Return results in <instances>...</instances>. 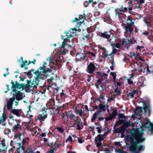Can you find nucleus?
<instances>
[{"mask_svg":"<svg viewBox=\"0 0 153 153\" xmlns=\"http://www.w3.org/2000/svg\"><path fill=\"white\" fill-rule=\"evenodd\" d=\"M143 134L136 131L129 137V149L133 153H139L144 150L145 146L140 144L145 140V138L143 137Z\"/></svg>","mask_w":153,"mask_h":153,"instance_id":"1","label":"nucleus"},{"mask_svg":"<svg viewBox=\"0 0 153 153\" xmlns=\"http://www.w3.org/2000/svg\"><path fill=\"white\" fill-rule=\"evenodd\" d=\"M53 69V68L49 65H48L46 62H43L42 66L38 68L37 70L33 72V73L36 76L35 79L39 82V79H43V77H41V76L43 75V74L46 77L50 76L51 75H53V73L52 72Z\"/></svg>","mask_w":153,"mask_h":153,"instance_id":"2","label":"nucleus"},{"mask_svg":"<svg viewBox=\"0 0 153 153\" xmlns=\"http://www.w3.org/2000/svg\"><path fill=\"white\" fill-rule=\"evenodd\" d=\"M23 93L20 91H16L13 92V97L7 98L6 99L7 102L6 105L7 107V109H10L12 108L13 102L15 99H17L18 100H22L23 99Z\"/></svg>","mask_w":153,"mask_h":153,"instance_id":"3","label":"nucleus"},{"mask_svg":"<svg viewBox=\"0 0 153 153\" xmlns=\"http://www.w3.org/2000/svg\"><path fill=\"white\" fill-rule=\"evenodd\" d=\"M136 19L135 18H132L130 16H128L127 17L126 19V24H124V29L125 31L124 32L125 34H127L128 33L131 34L133 32L134 27L135 26L134 21Z\"/></svg>","mask_w":153,"mask_h":153,"instance_id":"4","label":"nucleus"},{"mask_svg":"<svg viewBox=\"0 0 153 153\" xmlns=\"http://www.w3.org/2000/svg\"><path fill=\"white\" fill-rule=\"evenodd\" d=\"M19 139L18 140L19 147L17 149V153H20V151H24L25 149V147L24 146L25 144H28V142L30 140L29 137L24 138V134L20 133L18 135Z\"/></svg>","mask_w":153,"mask_h":153,"instance_id":"5","label":"nucleus"},{"mask_svg":"<svg viewBox=\"0 0 153 153\" xmlns=\"http://www.w3.org/2000/svg\"><path fill=\"white\" fill-rule=\"evenodd\" d=\"M72 33V31L69 30L68 31L65 32V33L66 35V36H62V39H64V41L62 42V44L60 46V48L61 50L60 53L63 54H65L66 53V49H65V45H68L67 43L68 41V39L70 37L72 36L71 33Z\"/></svg>","mask_w":153,"mask_h":153,"instance_id":"6","label":"nucleus"},{"mask_svg":"<svg viewBox=\"0 0 153 153\" xmlns=\"http://www.w3.org/2000/svg\"><path fill=\"white\" fill-rule=\"evenodd\" d=\"M124 120H119L118 122H117L115 125H118V123H119V125H121L123 123V124L120 126L119 128L116 129V131H115L117 133H124L125 131L126 130V128L128 127L131 126V124L129 122H126L124 123Z\"/></svg>","mask_w":153,"mask_h":153,"instance_id":"7","label":"nucleus"},{"mask_svg":"<svg viewBox=\"0 0 153 153\" xmlns=\"http://www.w3.org/2000/svg\"><path fill=\"white\" fill-rule=\"evenodd\" d=\"M100 66L97 64L93 62H90L88 65L87 72L90 74H92L96 70H98Z\"/></svg>","mask_w":153,"mask_h":153,"instance_id":"8","label":"nucleus"},{"mask_svg":"<svg viewBox=\"0 0 153 153\" xmlns=\"http://www.w3.org/2000/svg\"><path fill=\"white\" fill-rule=\"evenodd\" d=\"M140 123L142 126L144 128L149 129L152 132H153V123H151L148 118H145L144 121H141Z\"/></svg>","mask_w":153,"mask_h":153,"instance_id":"9","label":"nucleus"},{"mask_svg":"<svg viewBox=\"0 0 153 153\" xmlns=\"http://www.w3.org/2000/svg\"><path fill=\"white\" fill-rule=\"evenodd\" d=\"M54 108V107L46 108L45 112L43 113L42 114H39L38 115L36 120H39L41 122L43 121L47 117V114H46V112L48 111L50 109H53ZM45 109V108H44L42 110L45 111V110H44Z\"/></svg>","mask_w":153,"mask_h":153,"instance_id":"10","label":"nucleus"},{"mask_svg":"<svg viewBox=\"0 0 153 153\" xmlns=\"http://www.w3.org/2000/svg\"><path fill=\"white\" fill-rule=\"evenodd\" d=\"M104 138L102 137L101 134H98L94 140V143L96 145L97 148H99L102 145V143L101 142L104 140Z\"/></svg>","mask_w":153,"mask_h":153,"instance_id":"11","label":"nucleus"},{"mask_svg":"<svg viewBox=\"0 0 153 153\" xmlns=\"http://www.w3.org/2000/svg\"><path fill=\"white\" fill-rule=\"evenodd\" d=\"M11 83H12V86L11 87V89H12V92H15L16 91H18L16 89L17 88L18 89H20L21 88H22V83L20 84L18 83L17 81L15 82V84L13 81L11 80Z\"/></svg>","mask_w":153,"mask_h":153,"instance_id":"12","label":"nucleus"},{"mask_svg":"<svg viewBox=\"0 0 153 153\" xmlns=\"http://www.w3.org/2000/svg\"><path fill=\"white\" fill-rule=\"evenodd\" d=\"M11 119L13 118V120L15 121L16 124H15L13 127L12 128V130L13 131H16L18 130L19 129L21 128V126L20 124V120H19L15 119L14 120L13 118V117L11 116L10 117Z\"/></svg>","mask_w":153,"mask_h":153,"instance_id":"13","label":"nucleus"},{"mask_svg":"<svg viewBox=\"0 0 153 153\" xmlns=\"http://www.w3.org/2000/svg\"><path fill=\"white\" fill-rule=\"evenodd\" d=\"M91 33V32L88 28H87L86 30H83L82 32V39H83L84 40L85 39H89L90 34Z\"/></svg>","mask_w":153,"mask_h":153,"instance_id":"14","label":"nucleus"},{"mask_svg":"<svg viewBox=\"0 0 153 153\" xmlns=\"http://www.w3.org/2000/svg\"><path fill=\"white\" fill-rule=\"evenodd\" d=\"M96 53L97 50L94 49L93 50V52L91 51L87 52L86 54L91 60H93L95 59Z\"/></svg>","mask_w":153,"mask_h":153,"instance_id":"15","label":"nucleus"},{"mask_svg":"<svg viewBox=\"0 0 153 153\" xmlns=\"http://www.w3.org/2000/svg\"><path fill=\"white\" fill-rule=\"evenodd\" d=\"M127 11V8L126 7H125L124 10H120L118 8L115 9L114 11L116 17H117L119 18H120V15L122 14L121 12L125 13Z\"/></svg>","mask_w":153,"mask_h":153,"instance_id":"16","label":"nucleus"},{"mask_svg":"<svg viewBox=\"0 0 153 153\" xmlns=\"http://www.w3.org/2000/svg\"><path fill=\"white\" fill-rule=\"evenodd\" d=\"M74 124H76L77 128V129L78 130H81L83 128V123L81 121V120H75L74 121Z\"/></svg>","mask_w":153,"mask_h":153,"instance_id":"17","label":"nucleus"},{"mask_svg":"<svg viewBox=\"0 0 153 153\" xmlns=\"http://www.w3.org/2000/svg\"><path fill=\"white\" fill-rule=\"evenodd\" d=\"M111 33L110 31H107L103 33H101L100 34V36L108 40L111 37Z\"/></svg>","mask_w":153,"mask_h":153,"instance_id":"18","label":"nucleus"},{"mask_svg":"<svg viewBox=\"0 0 153 153\" xmlns=\"http://www.w3.org/2000/svg\"><path fill=\"white\" fill-rule=\"evenodd\" d=\"M86 15L84 13L83 15H80L79 17V19L80 20V22L78 23V24H76V27H80L81 25L84 22V20L86 18Z\"/></svg>","mask_w":153,"mask_h":153,"instance_id":"19","label":"nucleus"},{"mask_svg":"<svg viewBox=\"0 0 153 153\" xmlns=\"http://www.w3.org/2000/svg\"><path fill=\"white\" fill-rule=\"evenodd\" d=\"M85 53H78L76 54V59L78 61H82L85 59Z\"/></svg>","mask_w":153,"mask_h":153,"instance_id":"20","label":"nucleus"},{"mask_svg":"<svg viewBox=\"0 0 153 153\" xmlns=\"http://www.w3.org/2000/svg\"><path fill=\"white\" fill-rule=\"evenodd\" d=\"M6 110H10V112L12 113L13 114L16 115L17 116L20 117V114L19 113V109H13V106H12V107L10 109H7V108L5 109Z\"/></svg>","mask_w":153,"mask_h":153,"instance_id":"21","label":"nucleus"},{"mask_svg":"<svg viewBox=\"0 0 153 153\" xmlns=\"http://www.w3.org/2000/svg\"><path fill=\"white\" fill-rule=\"evenodd\" d=\"M77 118V117L73 113L72 111H70L67 112V119L70 120Z\"/></svg>","mask_w":153,"mask_h":153,"instance_id":"22","label":"nucleus"},{"mask_svg":"<svg viewBox=\"0 0 153 153\" xmlns=\"http://www.w3.org/2000/svg\"><path fill=\"white\" fill-rule=\"evenodd\" d=\"M105 106L103 105L102 104H99V108L100 110L98 111H100V113L101 114L102 112H104L106 111V109H105Z\"/></svg>","mask_w":153,"mask_h":153,"instance_id":"23","label":"nucleus"},{"mask_svg":"<svg viewBox=\"0 0 153 153\" xmlns=\"http://www.w3.org/2000/svg\"><path fill=\"white\" fill-rule=\"evenodd\" d=\"M100 111H97L94 114L93 117L91 120V122H94L95 120L98 115H99V116H100L101 114L100 113Z\"/></svg>","mask_w":153,"mask_h":153,"instance_id":"24","label":"nucleus"},{"mask_svg":"<svg viewBox=\"0 0 153 153\" xmlns=\"http://www.w3.org/2000/svg\"><path fill=\"white\" fill-rule=\"evenodd\" d=\"M101 49L103 51V52H102L103 58L104 59L106 58L109 54L108 53V51L104 47L102 48Z\"/></svg>","mask_w":153,"mask_h":153,"instance_id":"25","label":"nucleus"},{"mask_svg":"<svg viewBox=\"0 0 153 153\" xmlns=\"http://www.w3.org/2000/svg\"><path fill=\"white\" fill-rule=\"evenodd\" d=\"M116 37L114 36H112L111 39H109L108 40H109V42H110V45L112 46L116 42Z\"/></svg>","mask_w":153,"mask_h":153,"instance_id":"26","label":"nucleus"},{"mask_svg":"<svg viewBox=\"0 0 153 153\" xmlns=\"http://www.w3.org/2000/svg\"><path fill=\"white\" fill-rule=\"evenodd\" d=\"M39 82L36 80L35 78L31 82V88H37V85L38 84Z\"/></svg>","mask_w":153,"mask_h":153,"instance_id":"27","label":"nucleus"},{"mask_svg":"<svg viewBox=\"0 0 153 153\" xmlns=\"http://www.w3.org/2000/svg\"><path fill=\"white\" fill-rule=\"evenodd\" d=\"M22 89H25L26 92H27V91L31 88V86L30 85L25 84V83H22Z\"/></svg>","mask_w":153,"mask_h":153,"instance_id":"28","label":"nucleus"},{"mask_svg":"<svg viewBox=\"0 0 153 153\" xmlns=\"http://www.w3.org/2000/svg\"><path fill=\"white\" fill-rule=\"evenodd\" d=\"M144 86V81L142 79H139L138 81L137 84V87H140Z\"/></svg>","mask_w":153,"mask_h":153,"instance_id":"29","label":"nucleus"},{"mask_svg":"<svg viewBox=\"0 0 153 153\" xmlns=\"http://www.w3.org/2000/svg\"><path fill=\"white\" fill-rule=\"evenodd\" d=\"M126 40H126L124 38L123 39L122 42V46H124L125 47L128 46V44H129V41L128 39H126Z\"/></svg>","mask_w":153,"mask_h":153,"instance_id":"30","label":"nucleus"},{"mask_svg":"<svg viewBox=\"0 0 153 153\" xmlns=\"http://www.w3.org/2000/svg\"><path fill=\"white\" fill-rule=\"evenodd\" d=\"M99 0H89L88 1H86L84 2V4L85 3L88 4L92 2L94 4H96L99 2Z\"/></svg>","mask_w":153,"mask_h":153,"instance_id":"31","label":"nucleus"},{"mask_svg":"<svg viewBox=\"0 0 153 153\" xmlns=\"http://www.w3.org/2000/svg\"><path fill=\"white\" fill-rule=\"evenodd\" d=\"M47 61H48L49 63H51L53 65H55L56 64L54 62V59L52 58V56L51 55L48 57L47 59Z\"/></svg>","mask_w":153,"mask_h":153,"instance_id":"32","label":"nucleus"},{"mask_svg":"<svg viewBox=\"0 0 153 153\" xmlns=\"http://www.w3.org/2000/svg\"><path fill=\"white\" fill-rule=\"evenodd\" d=\"M75 111L77 115H79L81 117H84V115L82 113V110L81 109L80 110L75 109Z\"/></svg>","mask_w":153,"mask_h":153,"instance_id":"33","label":"nucleus"},{"mask_svg":"<svg viewBox=\"0 0 153 153\" xmlns=\"http://www.w3.org/2000/svg\"><path fill=\"white\" fill-rule=\"evenodd\" d=\"M7 119L6 116L4 114L0 117V124L4 123Z\"/></svg>","mask_w":153,"mask_h":153,"instance_id":"34","label":"nucleus"},{"mask_svg":"<svg viewBox=\"0 0 153 153\" xmlns=\"http://www.w3.org/2000/svg\"><path fill=\"white\" fill-rule=\"evenodd\" d=\"M146 71L148 72H153V65H151L149 67L148 65H147V68Z\"/></svg>","mask_w":153,"mask_h":153,"instance_id":"35","label":"nucleus"},{"mask_svg":"<svg viewBox=\"0 0 153 153\" xmlns=\"http://www.w3.org/2000/svg\"><path fill=\"white\" fill-rule=\"evenodd\" d=\"M137 91L134 90L133 91H132L131 92L128 94V96L130 97L131 98H132L134 97V94H137Z\"/></svg>","mask_w":153,"mask_h":153,"instance_id":"36","label":"nucleus"},{"mask_svg":"<svg viewBox=\"0 0 153 153\" xmlns=\"http://www.w3.org/2000/svg\"><path fill=\"white\" fill-rule=\"evenodd\" d=\"M117 115V111L116 110H114L112 113L110 115V116L113 119L116 118V116Z\"/></svg>","mask_w":153,"mask_h":153,"instance_id":"37","label":"nucleus"},{"mask_svg":"<svg viewBox=\"0 0 153 153\" xmlns=\"http://www.w3.org/2000/svg\"><path fill=\"white\" fill-rule=\"evenodd\" d=\"M34 69H31L28 72H25L24 73L26 74L29 77H32L33 75L31 73L32 72H34Z\"/></svg>","mask_w":153,"mask_h":153,"instance_id":"38","label":"nucleus"},{"mask_svg":"<svg viewBox=\"0 0 153 153\" xmlns=\"http://www.w3.org/2000/svg\"><path fill=\"white\" fill-rule=\"evenodd\" d=\"M96 76L97 78H99V79H103V75L100 72L97 71L96 72Z\"/></svg>","mask_w":153,"mask_h":153,"instance_id":"39","label":"nucleus"},{"mask_svg":"<svg viewBox=\"0 0 153 153\" xmlns=\"http://www.w3.org/2000/svg\"><path fill=\"white\" fill-rule=\"evenodd\" d=\"M128 40L129 41V45H130L136 43V40H135L133 37L131 38L130 39H128Z\"/></svg>","mask_w":153,"mask_h":153,"instance_id":"40","label":"nucleus"},{"mask_svg":"<svg viewBox=\"0 0 153 153\" xmlns=\"http://www.w3.org/2000/svg\"><path fill=\"white\" fill-rule=\"evenodd\" d=\"M143 21L145 22L146 24V25L148 27H151L152 26V24L151 22L148 21L146 19L145 17H144L143 19Z\"/></svg>","mask_w":153,"mask_h":153,"instance_id":"41","label":"nucleus"},{"mask_svg":"<svg viewBox=\"0 0 153 153\" xmlns=\"http://www.w3.org/2000/svg\"><path fill=\"white\" fill-rule=\"evenodd\" d=\"M57 130L60 133H63L65 131L63 126L61 127H57L56 128Z\"/></svg>","mask_w":153,"mask_h":153,"instance_id":"42","label":"nucleus"},{"mask_svg":"<svg viewBox=\"0 0 153 153\" xmlns=\"http://www.w3.org/2000/svg\"><path fill=\"white\" fill-rule=\"evenodd\" d=\"M2 145L3 149L2 150L0 148V152H1V151H7V147H6L5 143H2Z\"/></svg>","mask_w":153,"mask_h":153,"instance_id":"43","label":"nucleus"},{"mask_svg":"<svg viewBox=\"0 0 153 153\" xmlns=\"http://www.w3.org/2000/svg\"><path fill=\"white\" fill-rule=\"evenodd\" d=\"M143 110V109L142 107L140 106L137 107L134 111V112L135 113H137L136 111L139 112H142Z\"/></svg>","mask_w":153,"mask_h":153,"instance_id":"44","label":"nucleus"},{"mask_svg":"<svg viewBox=\"0 0 153 153\" xmlns=\"http://www.w3.org/2000/svg\"><path fill=\"white\" fill-rule=\"evenodd\" d=\"M128 4H131L130 6L128 7L127 8V9H128L129 10L131 11L132 9V7L133 6V4H132V0H131L128 3Z\"/></svg>","mask_w":153,"mask_h":153,"instance_id":"45","label":"nucleus"},{"mask_svg":"<svg viewBox=\"0 0 153 153\" xmlns=\"http://www.w3.org/2000/svg\"><path fill=\"white\" fill-rule=\"evenodd\" d=\"M56 141L54 143L52 142L51 143H47V144L48 145V146L50 147V148H53V147L56 146Z\"/></svg>","mask_w":153,"mask_h":153,"instance_id":"46","label":"nucleus"},{"mask_svg":"<svg viewBox=\"0 0 153 153\" xmlns=\"http://www.w3.org/2000/svg\"><path fill=\"white\" fill-rule=\"evenodd\" d=\"M112 46H113L115 47L119 48L122 46V44H120L119 43H116V42Z\"/></svg>","mask_w":153,"mask_h":153,"instance_id":"47","label":"nucleus"},{"mask_svg":"<svg viewBox=\"0 0 153 153\" xmlns=\"http://www.w3.org/2000/svg\"><path fill=\"white\" fill-rule=\"evenodd\" d=\"M84 139L82 137H78V142L80 143H82L84 141Z\"/></svg>","mask_w":153,"mask_h":153,"instance_id":"48","label":"nucleus"},{"mask_svg":"<svg viewBox=\"0 0 153 153\" xmlns=\"http://www.w3.org/2000/svg\"><path fill=\"white\" fill-rule=\"evenodd\" d=\"M56 115L55 114H53L52 116V118L51 119V120L52 122H55L56 121Z\"/></svg>","mask_w":153,"mask_h":153,"instance_id":"49","label":"nucleus"},{"mask_svg":"<svg viewBox=\"0 0 153 153\" xmlns=\"http://www.w3.org/2000/svg\"><path fill=\"white\" fill-rule=\"evenodd\" d=\"M114 90V92L117 93L116 95H119L120 93V91H118V87L117 86Z\"/></svg>","mask_w":153,"mask_h":153,"instance_id":"50","label":"nucleus"},{"mask_svg":"<svg viewBox=\"0 0 153 153\" xmlns=\"http://www.w3.org/2000/svg\"><path fill=\"white\" fill-rule=\"evenodd\" d=\"M80 20L79 19V18H78L76 17H75L74 19L72 21V22H76L77 23L76 24H78V23H79V22H80Z\"/></svg>","mask_w":153,"mask_h":153,"instance_id":"51","label":"nucleus"},{"mask_svg":"<svg viewBox=\"0 0 153 153\" xmlns=\"http://www.w3.org/2000/svg\"><path fill=\"white\" fill-rule=\"evenodd\" d=\"M102 127L101 126H100L97 127L96 128V129L97 130V132L99 134H100L102 131Z\"/></svg>","mask_w":153,"mask_h":153,"instance_id":"52","label":"nucleus"},{"mask_svg":"<svg viewBox=\"0 0 153 153\" xmlns=\"http://www.w3.org/2000/svg\"><path fill=\"white\" fill-rule=\"evenodd\" d=\"M69 141L71 143H72L73 142L72 138L71 136H69L68 138L66 140V142H67L68 141Z\"/></svg>","mask_w":153,"mask_h":153,"instance_id":"53","label":"nucleus"},{"mask_svg":"<svg viewBox=\"0 0 153 153\" xmlns=\"http://www.w3.org/2000/svg\"><path fill=\"white\" fill-rule=\"evenodd\" d=\"M123 118H126V117L125 116H123V115L122 114L120 113L118 114V118L119 119L121 118L123 119Z\"/></svg>","mask_w":153,"mask_h":153,"instance_id":"54","label":"nucleus"},{"mask_svg":"<svg viewBox=\"0 0 153 153\" xmlns=\"http://www.w3.org/2000/svg\"><path fill=\"white\" fill-rule=\"evenodd\" d=\"M112 54V53H111L108 55V59H109L110 58H111V59H114V55Z\"/></svg>","mask_w":153,"mask_h":153,"instance_id":"55","label":"nucleus"},{"mask_svg":"<svg viewBox=\"0 0 153 153\" xmlns=\"http://www.w3.org/2000/svg\"><path fill=\"white\" fill-rule=\"evenodd\" d=\"M144 48V47L143 46H140L139 45H138L136 49L137 50H139V51H140L141 50V49Z\"/></svg>","mask_w":153,"mask_h":153,"instance_id":"56","label":"nucleus"},{"mask_svg":"<svg viewBox=\"0 0 153 153\" xmlns=\"http://www.w3.org/2000/svg\"><path fill=\"white\" fill-rule=\"evenodd\" d=\"M56 149L54 148L53 149H50L49 151V153H54V151H56Z\"/></svg>","mask_w":153,"mask_h":153,"instance_id":"57","label":"nucleus"},{"mask_svg":"<svg viewBox=\"0 0 153 153\" xmlns=\"http://www.w3.org/2000/svg\"><path fill=\"white\" fill-rule=\"evenodd\" d=\"M54 77L53 76H51L50 78L48 79H47V80L48 82H52L54 80Z\"/></svg>","mask_w":153,"mask_h":153,"instance_id":"58","label":"nucleus"},{"mask_svg":"<svg viewBox=\"0 0 153 153\" xmlns=\"http://www.w3.org/2000/svg\"><path fill=\"white\" fill-rule=\"evenodd\" d=\"M20 100H17V99H15V100L14 101V105L16 106H17L19 104V101Z\"/></svg>","mask_w":153,"mask_h":153,"instance_id":"59","label":"nucleus"},{"mask_svg":"<svg viewBox=\"0 0 153 153\" xmlns=\"http://www.w3.org/2000/svg\"><path fill=\"white\" fill-rule=\"evenodd\" d=\"M65 116H66L67 117V112L66 111L65 112H64L63 113H62L61 115L62 118V119H63Z\"/></svg>","mask_w":153,"mask_h":153,"instance_id":"60","label":"nucleus"},{"mask_svg":"<svg viewBox=\"0 0 153 153\" xmlns=\"http://www.w3.org/2000/svg\"><path fill=\"white\" fill-rule=\"evenodd\" d=\"M142 35H144L146 36H149V33L148 32H147V31H145L144 32L142 33Z\"/></svg>","mask_w":153,"mask_h":153,"instance_id":"61","label":"nucleus"},{"mask_svg":"<svg viewBox=\"0 0 153 153\" xmlns=\"http://www.w3.org/2000/svg\"><path fill=\"white\" fill-rule=\"evenodd\" d=\"M105 121H106L111 120L113 119L110 116L109 117H105Z\"/></svg>","mask_w":153,"mask_h":153,"instance_id":"62","label":"nucleus"},{"mask_svg":"<svg viewBox=\"0 0 153 153\" xmlns=\"http://www.w3.org/2000/svg\"><path fill=\"white\" fill-rule=\"evenodd\" d=\"M118 51V50L114 48H113L112 49V52H111L113 54H115L117 53V51Z\"/></svg>","mask_w":153,"mask_h":153,"instance_id":"63","label":"nucleus"},{"mask_svg":"<svg viewBox=\"0 0 153 153\" xmlns=\"http://www.w3.org/2000/svg\"><path fill=\"white\" fill-rule=\"evenodd\" d=\"M93 76L91 75H88L87 76L88 78L87 79V81L88 82H89L91 80V77Z\"/></svg>","mask_w":153,"mask_h":153,"instance_id":"64","label":"nucleus"}]
</instances>
